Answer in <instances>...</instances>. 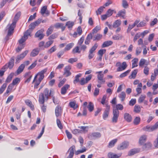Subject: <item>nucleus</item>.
I'll return each mask as SVG.
<instances>
[{"mask_svg": "<svg viewBox=\"0 0 158 158\" xmlns=\"http://www.w3.org/2000/svg\"><path fill=\"white\" fill-rule=\"evenodd\" d=\"M158 128V121L153 126L148 125L143 128V130L148 132L153 131Z\"/></svg>", "mask_w": 158, "mask_h": 158, "instance_id": "nucleus-1", "label": "nucleus"}, {"mask_svg": "<svg viewBox=\"0 0 158 158\" xmlns=\"http://www.w3.org/2000/svg\"><path fill=\"white\" fill-rule=\"evenodd\" d=\"M21 15V12H19L15 15L13 20H12V23L11 24H8L7 27H10L12 28H15L16 26V23L19 19V18Z\"/></svg>", "mask_w": 158, "mask_h": 158, "instance_id": "nucleus-2", "label": "nucleus"}, {"mask_svg": "<svg viewBox=\"0 0 158 158\" xmlns=\"http://www.w3.org/2000/svg\"><path fill=\"white\" fill-rule=\"evenodd\" d=\"M119 111L117 109H113V117L112 119V122L113 123H116L117 122L118 118L119 115Z\"/></svg>", "mask_w": 158, "mask_h": 158, "instance_id": "nucleus-3", "label": "nucleus"}, {"mask_svg": "<svg viewBox=\"0 0 158 158\" xmlns=\"http://www.w3.org/2000/svg\"><path fill=\"white\" fill-rule=\"evenodd\" d=\"M15 62V57L12 56L10 60L8 63L6 64L2 68V69H6L9 68L10 69H11L13 67Z\"/></svg>", "mask_w": 158, "mask_h": 158, "instance_id": "nucleus-4", "label": "nucleus"}, {"mask_svg": "<svg viewBox=\"0 0 158 158\" xmlns=\"http://www.w3.org/2000/svg\"><path fill=\"white\" fill-rule=\"evenodd\" d=\"M30 35L31 32L29 30H27L24 33L23 36L19 40V43L20 44H22L28 39V36H31Z\"/></svg>", "mask_w": 158, "mask_h": 158, "instance_id": "nucleus-5", "label": "nucleus"}, {"mask_svg": "<svg viewBox=\"0 0 158 158\" xmlns=\"http://www.w3.org/2000/svg\"><path fill=\"white\" fill-rule=\"evenodd\" d=\"M95 74H98V83L102 84L105 82V80L103 79L104 75L102 73V71L97 72Z\"/></svg>", "mask_w": 158, "mask_h": 158, "instance_id": "nucleus-6", "label": "nucleus"}, {"mask_svg": "<svg viewBox=\"0 0 158 158\" xmlns=\"http://www.w3.org/2000/svg\"><path fill=\"white\" fill-rule=\"evenodd\" d=\"M129 145V143L127 141H124L119 145L117 147L118 150H121L127 148Z\"/></svg>", "mask_w": 158, "mask_h": 158, "instance_id": "nucleus-7", "label": "nucleus"}, {"mask_svg": "<svg viewBox=\"0 0 158 158\" xmlns=\"http://www.w3.org/2000/svg\"><path fill=\"white\" fill-rule=\"evenodd\" d=\"M48 92V88L45 89L44 90V93H41L40 94L39 99H45V98L48 99L49 96Z\"/></svg>", "mask_w": 158, "mask_h": 158, "instance_id": "nucleus-8", "label": "nucleus"}, {"mask_svg": "<svg viewBox=\"0 0 158 158\" xmlns=\"http://www.w3.org/2000/svg\"><path fill=\"white\" fill-rule=\"evenodd\" d=\"M71 69V67L70 65H67L65 67L64 69L63 75L65 77H67L71 75V73L70 70Z\"/></svg>", "mask_w": 158, "mask_h": 158, "instance_id": "nucleus-9", "label": "nucleus"}, {"mask_svg": "<svg viewBox=\"0 0 158 158\" xmlns=\"http://www.w3.org/2000/svg\"><path fill=\"white\" fill-rule=\"evenodd\" d=\"M28 52V51L26 50L20 55H18L15 59L16 63H19V61L23 59Z\"/></svg>", "mask_w": 158, "mask_h": 158, "instance_id": "nucleus-10", "label": "nucleus"}, {"mask_svg": "<svg viewBox=\"0 0 158 158\" xmlns=\"http://www.w3.org/2000/svg\"><path fill=\"white\" fill-rule=\"evenodd\" d=\"M41 19H38L35 22L31 23L29 26L30 28L28 30H29L31 33L32 30L36 26H38L41 23Z\"/></svg>", "mask_w": 158, "mask_h": 158, "instance_id": "nucleus-11", "label": "nucleus"}, {"mask_svg": "<svg viewBox=\"0 0 158 158\" xmlns=\"http://www.w3.org/2000/svg\"><path fill=\"white\" fill-rule=\"evenodd\" d=\"M101 136V134L98 132L90 133L88 135V137L92 139H95L100 138Z\"/></svg>", "mask_w": 158, "mask_h": 158, "instance_id": "nucleus-12", "label": "nucleus"}, {"mask_svg": "<svg viewBox=\"0 0 158 158\" xmlns=\"http://www.w3.org/2000/svg\"><path fill=\"white\" fill-rule=\"evenodd\" d=\"M75 147L74 146H73L72 147H71L69 150H68V152H69V154L68 156L67 157V158H72L74 154V152L75 151Z\"/></svg>", "mask_w": 158, "mask_h": 158, "instance_id": "nucleus-13", "label": "nucleus"}, {"mask_svg": "<svg viewBox=\"0 0 158 158\" xmlns=\"http://www.w3.org/2000/svg\"><path fill=\"white\" fill-rule=\"evenodd\" d=\"M110 109V106H107L103 114V118L104 120H106L108 117L109 114Z\"/></svg>", "mask_w": 158, "mask_h": 158, "instance_id": "nucleus-14", "label": "nucleus"}, {"mask_svg": "<svg viewBox=\"0 0 158 158\" xmlns=\"http://www.w3.org/2000/svg\"><path fill=\"white\" fill-rule=\"evenodd\" d=\"M32 77V75L31 74V72L26 73L24 76V77L26 78L25 83H28L30 82Z\"/></svg>", "mask_w": 158, "mask_h": 158, "instance_id": "nucleus-15", "label": "nucleus"}, {"mask_svg": "<svg viewBox=\"0 0 158 158\" xmlns=\"http://www.w3.org/2000/svg\"><path fill=\"white\" fill-rule=\"evenodd\" d=\"M40 13L42 15H43L44 14H45L47 15H49L50 12L47 10V6H44L41 8Z\"/></svg>", "mask_w": 158, "mask_h": 158, "instance_id": "nucleus-16", "label": "nucleus"}, {"mask_svg": "<svg viewBox=\"0 0 158 158\" xmlns=\"http://www.w3.org/2000/svg\"><path fill=\"white\" fill-rule=\"evenodd\" d=\"M9 27L8 34L5 38V40L6 41L8 40L9 39V37L12 35L14 29V28L13 29V28H11L10 27Z\"/></svg>", "mask_w": 158, "mask_h": 158, "instance_id": "nucleus-17", "label": "nucleus"}, {"mask_svg": "<svg viewBox=\"0 0 158 158\" xmlns=\"http://www.w3.org/2000/svg\"><path fill=\"white\" fill-rule=\"evenodd\" d=\"M43 34L42 30H40L38 31L35 34V36L36 37L39 38L40 40H42L44 36Z\"/></svg>", "mask_w": 158, "mask_h": 158, "instance_id": "nucleus-18", "label": "nucleus"}, {"mask_svg": "<svg viewBox=\"0 0 158 158\" xmlns=\"http://www.w3.org/2000/svg\"><path fill=\"white\" fill-rule=\"evenodd\" d=\"M127 65L126 62H123L122 64L121 67H118L117 69V71L120 72L124 70L127 67Z\"/></svg>", "mask_w": 158, "mask_h": 158, "instance_id": "nucleus-19", "label": "nucleus"}, {"mask_svg": "<svg viewBox=\"0 0 158 158\" xmlns=\"http://www.w3.org/2000/svg\"><path fill=\"white\" fill-rule=\"evenodd\" d=\"M121 156L120 154L117 155L111 152L108 153L107 154L108 158H119Z\"/></svg>", "mask_w": 158, "mask_h": 158, "instance_id": "nucleus-20", "label": "nucleus"}, {"mask_svg": "<svg viewBox=\"0 0 158 158\" xmlns=\"http://www.w3.org/2000/svg\"><path fill=\"white\" fill-rule=\"evenodd\" d=\"M124 119L127 122H131L132 120V118L131 115L127 113H125L124 115Z\"/></svg>", "mask_w": 158, "mask_h": 158, "instance_id": "nucleus-21", "label": "nucleus"}, {"mask_svg": "<svg viewBox=\"0 0 158 158\" xmlns=\"http://www.w3.org/2000/svg\"><path fill=\"white\" fill-rule=\"evenodd\" d=\"M149 64V62L144 59H141L139 61V65L140 67H143V65H147Z\"/></svg>", "mask_w": 158, "mask_h": 158, "instance_id": "nucleus-22", "label": "nucleus"}, {"mask_svg": "<svg viewBox=\"0 0 158 158\" xmlns=\"http://www.w3.org/2000/svg\"><path fill=\"white\" fill-rule=\"evenodd\" d=\"M54 26L56 28H61L62 31H64L65 28V26L62 23H57Z\"/></svg>", "mask_w": 158, "mask_h": 158, "instance_id": "nucleus-23", "label": "nucleus"}, {"mask_svg": "<svg viewBox=\"0 0 158 158\" xmlns=\"http://www.w3.org/2000/svg\"><path fill=\"white\" fill-rule=\"evenodd\" d=\"M39 76V77L38 79L41 81L43 79L44 77V75H43L40 73H38L35 77L34 80L32 82V83L33 84L34 82L35 81L36 79H37V76Z\"/></svg>", "mask_w": 158, "mask_h": 158, "instance_id": "nucleus-24", "label": "nucleus"}, {"mask_svg": "<svg viewBox=\"0 0 158 158\" xmlns=\"http://www.w3.org/2000/svg\"><path fill=\"white\" fill-rule=\"evenodd\" d=\"M147 136L146 135H142L139 138V143L143 145L146 140Z\"/></svg>", "mask_w": 158, "mask_h": 158, "instance_id": "nucleus-25", "label": "nucleus"}, {"mask_svg": "<svg viewBox=\"0 0 158 158\" xmlns=\"http://www.w3.org/2000/svg\"><path fill=\"white\" fill-rule=\"evenodd\" d=\"M69 87V85L68 84L65 85L61 89V94H64L66 93L67 90Z\"/></svg>", "mask_w": 158, "mask_h": 158, "instance_id": "nucleus-26", "label": "nucleus"}, {"mask_svg": "<svg viewBox=\"0 0 158 158\" xmlns=\"http://www.w3.org/2000/svg\"><path fill=\"white\" fill-rule=\"evenodd\" d=\"M25 102L26 104L29 106L31 109L33 110L34 109V106L33 104H32L31 102L29 100L27 99L25 100Z\"/></svg>", "mask_w": 158, "mask_h": 158, "instance_id": "nucleus-27", "label": "nucleus"}, {"mask_svg": "<svg viewBox=\"0 0 158 158\" xmlns=\"http://www.w3.org/2000/svg\"><path fill=\"white\" fill-rule=\"evenodd\" d=\"M98 46V44L95 43L90 48L89 50V52H90L91 53L95 54V50L97 49Z\"/></svg>", "mask_w": 158, "mask_h": 158, "instance_id": "nucleus-28", "label": "nucleus"}, {"mask_svg": "<svg viewBox=\"0 0 158 158\" xmlns=\"http://www.w3.org/2000/svg\"><path fill=\"white\" fill-rule=\"evenodd\" d=\"M61 111V107L58 106L56 107L55 110V114L57 117H58L61 114L60 113Z\"/></svg>", "mask_w": 158, "mask_h": 158, "instance_id": "nucleus-29", "label": "nucleus"}, {"mask_svg": "<svg viewBox=\"0 0 158 158\" xmlns=\"http://www.w3.org/2000/svg\"><path fill=\"white\" fill-rule=\"evenodd\" d=\"M113 42L109 40L105 41L104 42L102 46V48H105L108 47L112 44Z\"/></svg>", "mask_w": 158, "mask_h": 158, "instance_id": "nucleus-30", "label": "nucleus"}, {"mask_svg": "<svg viewBox=\"0 0 158 158\" xmlns=\"http://www.w3.org/2000/svg\"><path fill=\"white\" fill-rule=\"evenodd\" d=\"M39 52V49H35L31 52L30 56L32 57L35 56L38 54Z\"/></svg>", "mask_w": 158, "mask_h": 158, "instance_id": "nucleus-31", "label": "nucleus"}, {"mask_svg": "<svg viewBox=\"0 0 158 158\" xmlns=\"http://www.w3.org/2000/svg\"><path fill=\"white\" fill-rule=\"evenodd\" d=\"M137 69H135L131 73V75L129 76V78L130 79H135L137 73L138 72Z\"/></svg>", "mask_w": 158, "mask_h": 158, "instance_id": "nucleus-32", "label": "nucleus"}, {"mask_svg": "<svg viewBox=\"0 0 158 158\" xmlns=\"http://www.w3.org/2000/svg\"><path fill=\"white\" fill-rule=\"evenodd\" d=\"M117 141V139H116L112 140L109 142L108 146V147L109 148H112L114 145Z\"/></svg>", "mask_w": 158, "mask_h": 158, "instance_id": "nucleus-33", "label": "nucleus"}, {"mask_svg": "<svg viewBox=\"0 0 158 158\" xmlns=\"http://www.w3.org/2000/svg\"><path fill=\"white\" fill-rule=\"evenodd\" d=\"M121 21L119 20H116L113 23V27L114 28H116L118 27L121 24Z\"/></svg>", "mask_w": 158, "mask_h": 158, "instance_id": "nucleus-34", "label": "nucleus"}, {"mask_svg": "<svg viewBox=\"0 0 158 158\" xmlns=\"http://www.w3.org/2000/svg\"><path fill=\"white\" fill-rule=\"evenodd\" d=\"M70 106L73 108L74 110L77 109L78 106L77 104L74 102H69V103Z\"/></svg>", "mask_w": 158, "mask_h": 158, "instance_id": "nucleus-35", "label": "nucleus"}, {"mask_svg": "<svg viewBox=\"0 0 158 158\" xmlns=\"http://www.w3.org/2000/svg\"><path fill=\"white\" fill-rule=\"evenodd\" d=\"M87 108L90 112H92L94 109V105L93 104L90 102L87 106Z\"/></svg>", "mask_w": 158, "mask_h": 158, "instance_id": "nucleus-36", "label": "nucleus"}, {"mask_svg": "<svg viewBox=\"0 0 158 158\" xmlns=\"http://www.w3.org/2000/svg\"><path fill=\"white\" fill-rule=\"evenodd\" d=\"M102 37V35L100 34H97L93 36V39L94 41L95 40H99Z\"/></svg>", "mask_w": 158, "mask_h": 158, "instance_id": "nucleus-37", "label": "nucleus"}, {"mask_svg": "<svg viewBox=\"0 0 158 158\" xmlns=\"http://www.w3.org/2000/svg\"><path fill=\"white\" fill-rule=\"evenodd\" d=\"M138 61V59L137 58H134L132 60V68L137 66V62Z\"/></svg>", "mask_w": 158, "mask_h": 158, "instance_id": "nucleus-38", "label": "nucleus"}, {"mask_svg": "<svg viewBox=\"0 0 158 158\" xmlns=\"http://www.w3.org/2000/svg\"><path fill=\"white\" fill-rule=\"evenodd\" d=\"M24 68V65L22 64L19 67L18 69L17 70V74H19L21 73L23 70Z\"/></svg>", "mask_w": 158, "mask_h": 158, "instance_id": "nucleus-39", "label": "nucleus"}, {"mask_svg": "<svg viewBox=\"0 0 158 158\" xmlns=\"http://www.w3.org/2000/svg\"><path fill=\"white\" fill-rule=\"evenodd\" d=\"M141 108L139 106L135 105L134 107V111L136 113H138L141 111Z\"/></svg>", "mask_w": 158, "mask_h": 158, "instance_id": "nucleus-40", "label": "nucleus"}, {"mask_svg": "<svg viewBox=\"0 0 158 158\" xmlns=\"http://www.w3.org/2000/svg\"><path fill=\"white\" fill-rule=\"evenodd\" d=\"M152 144L150 142H148L143 145V149H149L151 148Z\"/></svg>", "mask_w": 158, "mask_h": 158, "instance_id": "nucleus-41", "label": "nucleus"}, {"mask_svg": "<svg viewBox=\"0 0 158 158\" xmlns=\"http://www.w3.org/2000/svg\"><path fill=\"white\" fill-rule=\"evenodd\" d=\"M105 7L104 6H101L96 11V13L97 15H100L103 11Z\"/></svg>", "mask_w": 158, "mask_h": 158, "instance_id": "nucleus-42", "label": "nucleus"}, {"mask_svg": "<svg viewBox=\"0 0 158 158\" xmlns=\"http://www.w3.org/2000/svg\"><path fill=\"white\" fill-rule=\"evenodd\" d=\"M54 42L53 40H50L47 42L44 45V47L46 48H48Z\"/></svg>", "mask_w": 158, "mask_h": 158, "instance_id": "nucleus-43", "label": "nucleus"}, {"mask_svg": "<svg viewBox=\"0 0 158 158\" xmlns=\"http://www.w3.org/2000/svg\"><path fill=\"white\" fill-rule=\"evenodd\" d=\"M140 118L139 117H136L134 118V123L135 125L138 124L140 123Z\"/></svg>", "mask_w": 158, "mask_h": 158, "instance_id": "nucleus-44", "label": "nucleus"}, {"mask_svg": "<svg viewBox=\"0 0 158 158\" xmlns=\"http://www.w3.org/2000/svg\"><path fill=\"white\" fill-rule=\"evenodd\" d=\"M53 26H50L47 30L46 31V34L47 36H48L49 35L51 34L53 30Z\"/></svg>", "mask_w": 158, "mask_h": 158, "instance_id": "nucleus-45", "label": "nucleus"}, {"mask_svg": "<svg viewBox=\"0 0 158 158\" xmlns=\"http://www.w3.org/2000/svg\"><path fill=\"white\" fill-rule=\"evenodd\" d=\"M13 0H3L0 4V7L2 8L7 2H10Z\"/></svg>", "mask_w": 158, "mask_h": 158, "instance_id": "nucleus-46", "label": "nucleus"}, {"mask_svg": "<svg viewBox=\"0 0 158 158\" xmlns=\"http://www.w3.org/2000/svg\"><path fill=\"white\" fill-rule=\"evenodd\" d=\"M122 38V36L120 34H118L117 35H114L113 36L112 38L114 40H119L121 39Z\"/></svg>", "mask_w": 158, "mask_h": 158, "instance_id": "nucleus-47", "label": "nucleus"}, {"mask_svg": "<svg viewBox=\"0 0 158 158\" xmlns=\"http://www.w3.org/2000/svg\"><path fill=\"white\" fill-rule=\"evenodd\" d=\"M131 70H128L124 73L121 74L119 76L120 78H123L126 76L130 73Z\"/></svg>", "mask_w": 158, "mask_h": 158, "instance_id": "nucleus-48", "label": "nucleus"}, {"mask_svg": "<svg viewBox=\"0 0 158 158\" xmlns=\"http://www.w3.org/2000/svg\"><path fill=\"white\" fill-rule=\"evenodd\" d=\"M20 79L19 78H16L14 79L11 84L14 85H17L20 82Z\"/></svg>", "mask_w": 158, "mask_h": 158, "instance_id": "nucleus-49", "label": "nucleus"}, {"mask_svg": "<svg viewBox=\"0 0 158 158\" xmlns=\"http://www.w3.org/2000/svg\"><path fill=\"white\" fill-rule=\"evenodd\" d=\"M74 24V23L73 22L68 21L66 23V26H67L68 27L69 29L72 28Z\"/></svg>", "mask_w": 158, "mask_h": 158, "instance_id": "nucleus-50", "label": "nucleus"}, {"mask_svg": "<svg viewBox=\"0 0 158 158\" xmlns=\"http://www.w3.org/2000/svg\"><path fill=\"white\" fill-rule=\"evenodd\" d=\"M72 52L73 53H80L81 52L80 50H79V46H77L75 47L73 50Z\"/></svg>", "mask_w": 158, "mask_h": 158, "instance_id": "nucleus-51", "label": "nucleus"}, {"mask_svg": "<svg viewBox=\"0 0 158 158\" xmlns=\"http://www.w3.org/2000/svg\"><path fill=\"white\" fill-rule=\"evenodd\" d=\"M125 15V11H121L118 12L117 15L118 16H121L123 18H124Z\"/></svg>", "mask_w": 158, "mask_h": 158, "instance_id": "nucleus-52", "label": "nucleus"}, {"mask_svg": "<svg viewBox=\"0 0 158 158\" xmlns=\"http://www.w3.org/2000/svg\"><path fill=\"white\" fill-rule=\"evenodd\" d=\"M81 76V74H79L77 75L75 77V79L73 81V83L75 84L76 83L79 82V78Z\"/></svg>", "mask_w": 158, "mask_h": 158, "instance_id": "nucleus-53", "label": "nucleus"}, {"mask_svg": "<svg viewBox=\"0 0 158 158\" xmlns=\"http://www.w3.org/2000/svg\"><path fill=\"white\" fill-rule=\"evenodd\" d=\"M106 50L105 49H101L99 50L98 52V55L99 56H103V54L106 52Z\"/></svg>", "mask_w": 158, "mask_h": 158, "instance_id": "nucleus-54", "label": "nucleus"}, {"mask_svg": "<svg viewBox=\"0 0 158 158\" xmlns=\"http://www.w3.org/2000/svg\"><path fill=\"white\" fill-rule=\"evenodd\" d=\"M7 85L6 83H4L1 87L0 89V94H1L3 92L6 87Z\"/></svg>", "mask_w": 158, "mask_h": 158, "instance_id": "nucleus-55", "label": "nucleus"}, {"mask_svg": "<svg viewBox=\"0 0 158 158\" xmlns=\"http://www.w3.org/2000/svg\"><path fill=\"white\" fill-rule=\"evenodd\" d=\"M101 103L103 105H105V106L107 108V106H110L108 105V102L107 100L106 99H102L101 102Z\"/></svg>", "mask_w": 158, "mask_h": 158, "instance_id": "nucleus-56", "label": "nucleus"}, {"mask_svg": "<svg viewBox=\"0 0 158 158\" xmlns=\"http://www.w3.org/2000/svg\"><path fill=\"white\" fill-rule=\"evenodd\" d=\"M56 49V46L55 45L53 47H52L48 51V52L49 53L51 54L53 52H55Z\"/></svg>", "mask_w": 158, "mask_h": 158, "instance_id": "nucleus-57", "label": "nucleus"}, {"mask_svg": "<svg viewBox=\"0 0 158 158\" xmlns=\"http://www.w3.org/2000/svg\"><path fill=\"white\" fill-rule=\"evenodd\" d=\"M73 43H70L67 44L65 48V50H69L73 46Z\"/></svg>", "mask_w": 158, "mask_h": 158, "instance_id": "nucleus-58", "label": "nucleus"}, {"mask_svg": "<svg viewBox=\"0 0 158 158\" xmlns=\"http://www.w3.org/2000/svg\"><path fill=\"white\" fill-rule=\"evenodd\" d=\"M84 36H82L80 39L78 40L77 45L78 46H81L82 43H83L84 41Z\"/></svg>", "mask_w": 158, "mask_h": 158, "instance_id": "nucleus-59", "label": "nucleus"}, {"mask_svg": "<svg viewBox=\"0 0 158 158\" xmlns=\"http://www.w3.org/2000/svg\"><path fill=\"white\" fill-rule=\"evenodd\" d=\"M41 81L39 80H37L36 79L35 81L33 83H34V88H37L38 86L40 84Z\"/></svg>", "mask_w": 158, "mask_h": 158, "instance_id": "nucleus-60", "label": "nucleus"}, {"mask_svg": "<svg viewBox=\"0 0 158 158\" xmlns=\"http://www.w3.org/2000/svg\"><path fill=\"white\" fill-rule=\"evenodd\" d=\"M56 123L57 124V125L58 127L60 128V129H61L63 128V126L60 122V120L57 118L56 119Z\"/></svg>", "mask_w": 158, "mask_h": 158, "instance_id": "nucleus-61", "label": "nucleus"}, {"mask_svg": "<svg viewBox=\"0 0 158 158\" xmlns=\"http://www.w3.org/2000/svg\"><path fill=\"white\" fill-rule=\"evenodd\" d=\"M37 60H36L28 68V69H31L34 68L37 64Z\"/></svg>", "mask_w": 158, "mask_h": 158, "instance_id": "nucleus-62", "label": "nucleus"}, {"mask_svg": "<svg viewBox=\"0 0 158 158\" xmlns=\"http://www.w3.org/2000/svg\"><path fill=\"white\" fill-rule=\"evenodd\" d=\"M100 27L99 26H96L93 30L92 31V32L94 34L97 33L98 31H99L100 29Z\"/></svg>", "mask_w": 158, "mask_h": 158, "instance_id": "nucleus-63", "label": "nucleus"}, {"mask_svg": "<svg viewBox=\"0 0 158 158\" xmlns=\"http://www.w3.org/2000/svg\"><path fill=\"white\" fill-rule=\"evenodd\" d=\"M77 60V58H71L68 60V62L69 63L72 64L73 62H76Z\"/></svg>", "mask_w": 158, "mask_h": 158, "instance_id": "nucleus-64", "label": "nucleus"}]
</instances>
